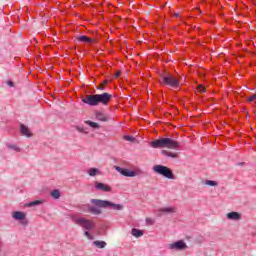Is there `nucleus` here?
<instances>
[{"label": "nucleus", "mask_w": 256, "mask_h": 256, "mask_svg": "<svg viewBox=\"0 0 256 256\" xmlns=\"http://www.w3.org/2000/svg\"><path fill=\"white\" fill-rule=\"evenodd\" d=\"M198 92H199V93H205V86L199 85V86H198Z\"/></svg>", "instance_id": "29"}, {"label": "nucleus", "mask_w": 256, "mask_h": 256, "mask_svg": "<svg viewBox=\"0 0 256 256\" xmlns=\"http://www.w3.org/2000/svg\"><path fill=\"white\" fill-rule=\"evenodd\" d=\"M77 41H80V43H87V44L93 43V39H91L85 35L78 36Z\"/></svg>", "instance_id": "15"}, {"label": "nucleus", "mask_w": 256, "mask_h": 256, "mask_svg": "<svg viewBox=\"0 0 256 256\" xmlns=\"http://www.w3.org/2000/svg\"><path fill=\"white\" fill-rule=\"evenodd\" d=\"M93 245H95V247H98V249H105V247H107V242L96 240L93 242Z\"/></svg>", "instance_id": "17"}, {"label": "nucleus", "mask_w": 256, "mask_h": 256, "mask_svg": "<svg viewBox=\"0 0 256 256\" xmlns=\"http://www.w3.org/2000/svg\"><path fill=\"white\" fill-rule=\"evenodd\" d=\"M132 235H133V237H136L137 239L139 238V237H143V230H140V229H137V228H133L132 229Z\"/></svg>", "instance_id": "18"}, {"label": "nucleus", "mask_w": 256, "mask_h": 256, "mask_svg": "<svg viewBox=\"0 0 256 256\" xmlns=\"http://www.w3.org/2000/svg\"><path fill=\"white\" fill-rule=\"evenodd\" d=\"M157 213H158V217H161V215H163V213H168V214L177 213V208H175V207H163V208H159L157 210Z\"/></svg>", "instance_id": "11"}, {"label": "nucleus", "mask_w": 256, "mask_h": 256, "mask_svg": "<svg viewBox=\"0 0 256 256\" xmlns=\"http://www.w3.org/2000/svg\"><path fill=\"white\" fill-rule=\"evenodd\" d=\"M91 204H84L80 206L81 211L83 213H91V215H101L103 210L101 209H114V211H123V205L115 204L113 202L107 200H99V199H91ZM94 205V206H93Z\"/></svg>", "instance_id": "1"}, {"label": "nucleus", "mask_w": 256, "mask_h": 256, "mask_svg": "<svg viewBox=\"0 0 256 256\" xmlns=\"http://www.w3.org/2000/svg\"><path fill=\"white\" fill-rule=\"evenodd\" d=\"M41 203H43V201L35 200V201L30 202L28 204V207H35L36 205H41Z\"/></svg>", "instance_id": "24"}, {"label": "nucleus", "mask_w": 256, "mask_h": 256, "mask_svg": "<svg viewBox=\"0 0 256 256\" xmlns=\"http://www.w3.org/2000/svg\"><path fill=\"white\" fill-rule=\"evenodd\" d=\"M168 249H171L172 251H185V249H187V243L183 240H178L168 244Z\"/></svg>", "instance_id": "8"}, {"label": "nucleus", "mask_w": 256, "mask_h": 256, "mask_svg": "<svg viewBox=\"0 0 256 256\" xmlns=\"http://www.w3.org/2000/svg\"><path fill=\"white\" fill-rule=\"evenodd\" d=\"M88 175H90V177H95V175H99V169H97V168H90L88 170Z\"/></svg>", "instance_id": "20"}, {"label": "nucleus", "mask_w": 256, "mask_h": 256, "mask_svg": "<svg viewBox=\"0 0 256 256\" xmlns=\"http://www.w3.org/2000/svg\"><path fill=\"white\" fill-rule=\"evenodd\" d=\"M162 83L164 85H168V87H172V89H179L180 81L179 78L173 75L164 76L162 79Z\"/></svg>", "instance_id": "6"}, {"label": "nucleus", "mask_w": 256, "mask_h": 256, "mask_svg": "<svg viewBox=\"0 0 256 256\" xmlns=\"http://www.w3.org/2000/svg\"><path fill=\"white\" fill-rule=\"evenodd\" d=\"M162 155H166V157H171L172 159H177L179 157V153L169 152L167 150H162Z\"/></svg>", "instance_id": "16"}, {"label": "nucleus", "mask_w": 256, "mask_h": 256, "mask_svg": "<svg viewBox=\"0 0 256 256\" xmlns=\"http://www.w3.org/2000/svg\"><path fill=\"white\" fill-rule=\"evenodd\" d=\"M73 223L75 225H79V227H82L86 231H93L95 227H97V224H95V221L92 219H87L85 217H79V216H72L71 217Z\"/></svg>", "instance_id": "4"}, {"label": "nucleus", "mask_w": 256, "mask_h": 256, "mask_svg": "<svg viewBox=\"0 0 256 256\" xmlns=\"http://www.w3.org/2000/svg\"><path fill=\"white\" fill-rule=\"evenodd\" d=\"M7 85H9V87H14L13 81H8V82H7Z\"/></svg>", "instance_id": "31"}, {"label": "nucleus", "mask_w": 256, "mask_h": 256, "mask_svg": "<svg viewBox=\"0 0 256 256\" xmlns=\"http://www.w3.org/2000/svg\"><path fill=\"white\" fill-rule=\"evenodd\" d=\"M94 187L97 189V191H104L105 193L111 192V186L101 182H95Z\"/></svg>", "instance_id": "10"}, {"label": "nucleus", "mask_w": 256, "mask_h": 256, "mask_svg": "<svg viewBox=\"0 0 256 256\" xmlns=\"http://www.w3.org/2000/svg\"><path fill=\"white\" fill-rule=\"evenodd\" d=\"M96 119L102 122L109 121V117L103 112H96Z\"/></svg>", "instance_id": "14"}, {"label": "nucleus", "mask_w": 256, "mask_h": 256, "mask_svg": "<svg viewBox=\"0 0 256 256\" xmlns=\"http://www.w3.org/2000/svg\"><path fill=\"white\" fill-rule=\"evenodd\" d=\"M124 139H125V141H130L131 143H133V141H135V137L129 136V135H125Z\"/></svg>", "instance_id": "28"}, {"label": "nucleus", "mask_w": 256, "mask_h": 256, "mask_svg": "<svg viewBox=\"0 0 256 256\" xmlns=\"http://www.w3.org/2000/svg\"><path fill=\"white\" fill-rule=\"evenodd\" d=\"M20 132L22 133V135H25V137H33V134L31 133L29 127L23 124L20 125Z\"/></svg>", "instance_id": "12"}, {"label": "nucleus", "mask_w": 256, "mask_h": 256, "mask_svg": "<svg viewBox=\"0 0 256 256\" xmlns=\"http://www.w3.org/2000/svg\"><path fill=\"white\" fill-rule=\"evenodd\" d=\"M0 249H3V242L0 240Z\"/></svg>", "instance_id": "32"}, {"label": "nucleus", "mask_w": 256, "mask_h": 256, "mask_svg": "<svg viewBox=\"0 0 256 256\" xmlns=\"http://www.w3.org/2000/svg\"><path fill=\"white\" fill-rule=\"evenodd\" d=\"M205 185H209L210 187H217V185H219V183L217 181H213V180H206Z\"/></svg>", "instance_id": "21"}, {"label": "nucleus", "mask_w": 256, "mask_h": 256, "mask_svg": "<svg viewBox=\"0 0 256 256\" xmlns=\"http://www.w3.org/2000/svg\"><path fill=\"white\" fill-rule=\"evenodd\" d=\"M111 99H113V95L104 92L102 94L86 95L82 98V103H85L90 107H98V105L107 106Z\"/></svg>", "instance_id": "2"}, {"label": "nucleus", "mask_w": 256, "mask_h": 256, "mask_svg": "<svg viewBox=\"0 0 256 256\" xmlns=\"http://www.w3.org/2000/svg\"><path fill=\"white\" fill-rule=\"evenodd\" d=\"M119 75H121V73H119V72H118V73H116V77H119Z\"/></svg>", "instance_id": "33"}, {"label": "nucleus", "mask_w": 256, "mask_h": 256, "mask_svg": "<svg viewBox=\"0 0 256 256\" xmlns=\"http://www.w3.org/2000/svg\"><path fill=\"white\" fill-rule=\"evenodd\" d=\"M146 225H155V219L146 218Z\"/></svg>", "instance_id": "27"}, {"label": "nucleus", "mask_w": 256, "mask_h": 256, "mask_svg": "<svg viewBox=\"0 0 256 256\" xmlns=\"http://www.w3.org/2000/svg\"><path fill=\"white\" fill-rule=\"evenodd\" d=\"M115 169L120 175H123L124 177H137V175H141V173H143V171L139 169L133 171L127 168H121L119 166H115Z\"/></svg>", "instance_id": "7"}, {"label": "nucleus", "mask_w": 256, "mask_h": 256, "mask_svg": "<svg viewBox=\"0 0 256 256\" xmlns=\"http://www.w3.org/2000/svg\"><path fill=\"white\" fill-rule=\"evenodd\" d=\"M51 197H53V199H59V197H61V192H59V190H53L51 192Z\"/></svg>", "instance_id": "22"}, {"label": "nucleus", "mask_w": 256, "mask_h": 256, "mask_svg": "<svg viewBox=\"0 0 256 256\" xmlns=\"http://www.w3.org/2000/svg\"><path fill=\"white\" fill-rule=\"evenodd\" d=\"M248 103H256V94L247 98Z\"/></svg>", "instance_id": "26"}, {"label": "nucleus", "mask_w": 256, "mask_h": 256, "mask_svg": "<svg viewBox=\"0 0 256 256\" xmlns=\"http://www.w3.org/2000/svg\"><path fill=\"white\" fill-rule=\"evenodd\" d=\"M150 147L153 149H179V142L171 138H159L150 142Z\"/></svg>", "instance_id": "3"}, {"label": "nucleus", "mask_w": 256, "mask_h": 256, "mask_svg": "<svg viewBox=\"0 0 256 256\" xmlns=\"http://www.w3.org/2000/svg\"><path fill=\"white\" fill-rule=\"evenodd\" d=\"M26 217H27V214H25V212H21V211L12 212V218L15 221H21V225H27V223H29Z\"/></svg>", "instance_id": "9"}, {"label": "nucleus", "mask_w": 256, "mask_h": 256, "mask_svg": "<svg viewBox=\"0 0 256 256\" xmlns=\"http://www.w3.org/2000/svg\"><path fill=\"white\" fill-rule=\"evenodd\" d=\"M227 219L230 221H239L241 219V214H239V212H230L227 214Z\"/></svg>", "instance_id": "13"}, {"label": "nucleus", "mask_w": 256, "mask_h": 256, "mask_svg": "<svg viewBox=\"0 0 256 256\" xmlns=\"http://www.w3.org/2000/svg\"><path fill=\"white\" fill-rule=\"evenodd\" d=\"M85 237H87V239H89L90 241H93L95 239V237L89 232V231H85L84 232Z\"/></svg>", "instance_id": "25"}, {"label": "nucleus", "mask_w": 256, "mask_h": 256, "mask_svg": "<svg viewBox=\"0 0 256 256\" xmlns=\"http://www.w3.org/2000/svg\"><path fill=\"white\" fill-rule=\"evenodd\" d=\"M7 147L8 149H12V151H15L16 153H19V151H21V149L18 146L12 144H8Z\"/></svg>", "instance_id": "23"}, {"label": "nucleus", "mask_w": 256, "mask_h": 256, "mask_svg": "<svg viewBox=\"0 0 256 256\" xmlns=\"http://www.w3.org/2000/svg\"><path fill=\"white\" fill-rule=\"evenodd\" d=\"M77 131H79V133H85V128L77 127Z\"/></svg>", "instance_id": "30"}, {"label": "nucleus", "mask_w": 256, "mask_h": 256, "mask_svg": "<svg viewBox=\"0 0 256 256\" xmlns=\"http://www.w3.org/2000/svg\"><path fill=\"white\" fill-rule=\"evenodd\" d=\"M154 173H158V175H162L163 177H166L167 179H175V175H173V171L171 168L163 165H155L153 167Z\"/></svg>", "instance_id": "5"}, {"label": "nucleus", "mask_w": 256, "mask_h": 256, "mask_svg": "<svg viewBox=\"0 0 256 256\" xmlns=\"http://www.w3.org/2000/svg\"><path fill=\"white\" fill-rule=\"evenodd\" d=\"M86 125H89V127H92V129H99V124L97 122H93L90 120L85 121Z\"/></svg>", "instance_id": "19"}]
</instances>
